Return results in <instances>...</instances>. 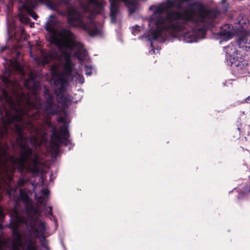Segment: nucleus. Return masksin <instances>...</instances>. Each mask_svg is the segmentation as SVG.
Instances as JSON below:
<instances>
[{
  "label": "nucleus",
  "mask_w": 250,
  "mask_h": 250,
  "mask_svg": "<svg viewBox=\"0 0 250 250\" xmlns=\"http://www.w3.org/2000/svg\"><path fill=\"white\" fill-rule=\"evenodd\" d=\"M38 2H45V4L49 9L60 14L64 15L66 13L68 24L76 27L77 26L75 21H77L79 26L90 37H94L100 34V29L96 27L93 20L89 19L87 22L83 21L81 13L71 5L70 1H18V10L19 12L26 13L34 20H37L39 16L34 10L37 8Z\"/></svg>",
  "instance_id": "nucleus-1"
},
{
  "label": "nucleus",
  "mask_w": 250,
  "mask_h": 250,
  "mask_svg": "<svg viewBox=\"0 0 250 250\" xmlns=\"http://www.w3.org/2000/svg\"><path fill=\"white\" fill-rule=\"evenodd\" d=\"M220 6L221 7L220 10L217 9H208L203 5L200 6L196 14L197 18H195L188 10L184 12L172 11L167 12V18L168 19L173 20H180L183 21L184 24H186L188 22L193 23L195 26L198 25L207 24L201 27H195V30L201 32L205 35L206 34V26H212L213 21L217 16L221 12L226 13L229 9V3L227 1H221L220 3Z\"/></svg>",
  "instance_id": "nucleus-2"
},
{
  "label": "nucleus",
  "mask_w": 250,
  "mask_h": 250,
  "mask_svg": "<svg viewBox=\"0 0 250 250\" xmlns=\"http://www.w3.org/2000/svg\"><path fill=\"white\" fill-rule=\"evenodd\" d=\"M2 94L9 103L11 111H6L4 117L2 119L0 124V135L1 136L7 135L9 126L11 124H16L15 127L19 133L21 132L24 129L33 128L34 125L31 120L27 122L24 121L23 116L26 114L25 111L16 105L15 102L9 96L6 90H3Z\"/></svg>",
  "instance_id": "nucleus-3"
},
{
  "label": "nucleus",
  "mask_w": 250,
  "mask_h": 250,
  "mask_svg": "<svg viewBox=\"0 0 250 250\" xmlns=\"http://www.w3.org/2000/svg\"><path fill=\"white\" fill-rule=\"evenodd\" d=\"M10 161L13 165L17 166V170L21 173L26 171L34 175L39 174L42 165L39 155L37 153L33 154L32 149L26 144L21 146L20 157L16 158L12 156Z\"/></svg>",
  "instance_id": "nucleus-4"
},
{
  "label": "nucleus",
  "mask_w": 250,
  "mask_h": 250,
  "mask_svg": "<svg viewBox=\"0 0 250 250\" xmlns=\"http://www.w3.org/2000/svg\"><path fill=\"white\" fill-rule=\"evenodd\" d=\"M56 24L55 21L50 20L46 22L45 29L53 35L52 39L59 48L72 50L74 47L81 45L80 43L75 41V35L68 29H62L58 33L60 39H58L55 36L56 29L54 26Z\"/></svg>",
  "instance_id": "nucleus-5"
},
{
  "label": "nucleus",
  "mask_w": 250,
  "mask_h": 250,
  "mask_svg": "<svg viewBox=\"0 0 250 250\" xmlns=\"http://www.w3.org/2000/svg\"><path fill=\"white\" fill-rule=\"evenodd\" d=\"M226 58L231 63L232 73L233 75L242 77L249 73L248 61L240 55V51L232 44L230 43L225 47Z\"/></svg>",
  "instance_id": "nucleus-6"
},
{
  "label": "nucleus",
  "mask_w": 250,
  "mask_h": 250,
  "mask_svg": "<svg viewBox=\"0 0 250 250\" xmlns=\"http://www.w3.org/2000/svg\"><path fill=\"white\" fill-rule=\"evenodd\" d=\"M43 96L45 98V102L42 105L40 104L38 106H36V109L42 108L45 112H48L51 115H56L58 113L57 109L54 108L55 103L53 95L51 93L49 90L45 88L43 92Z\"/></svg>",
  "instance_id": "nucleus-7"
},
{
  "label": "nucleus",
  "mask_w": 250,
  "mask_h": 250,
  "mask_svg": "<svg viewBox=\"0 0 250 250\" xmlns=\"http://www.w3.org/2000/svg\"><path fill=\"white\" fill-rule=\"evenodd\" d=\"M80 7L84 12H91L94 14H103L104 13V1H87L85 4L80 1Z\"/></svg>",
  "instance_id": "nucleus-8"
},
{
  "label": "nucleus",
  "mask_w": 250,
  "mask_h": 250,
  "mask_svg": "<svg viewBox=\"0 0 250 250\" xmlns=\"http://www.w3.org/2000/svg\"><path fill=\"white\" fill-rule=\"evenodd\" d=\"M48 126L51 128L52 134L51 137L55 139L57 141L62 143V139L69 138L70 134L66 126H62L60 129H58L56 125H53L51 122L47 124Z\"/></svg>",
  "instance_id": "nucleus-9"
},
{
  "label": "nucleus",
  "mask_w": 250,
  "mask_h": 250,
  "mask_svg": "<svg viewBox=\"0 0 250 250\" xmlns=\"http://www.w3.org/2000/svg\"><path fill=\"white\" fill-rule=\"evenodd\" d=\"M165 4H161L159 6H151L149 9L153 10L154 15H159L160 16L164 13H167L168 11L172 8L176 2L177 1H166ZM181 4L183 3L186 1H180Z\"/></svg>",
  "instance_id": "nucleus-10"
},
{
  "label": "nucleus",
  "mask_w": 250,
  "mask_h": 250,
  "mask_svg": "<svg viewBox=\"0 0 250 250\" xmlns=\"http://www.w3.org/2000/svg\"><path fill=\"white\" fill-rule=\"evenodd\" d=\"M57 83L60 84V87L56 89L55 92L58 96H60V99L62 101H64L65 98L63 96V94L68 84V81L66 78L63 77L59 76L58 79L54 82L55 84H57Z\"/></svg>",
  "instance_id": "nucleus-11"
},
{
  "label": "nucleus",
  "mask_w": 250,
  "mask_h": 250,
  "mask_svg": "<svg viewBox=\"0 0 250 250\" xmlns=\"http://www.w3.org/2000/svg\"><path fill=\"white\" fill-rule=\"evenodd\" d=\"M110 18L111 22L115 24L117 21V17L120 13L119 1H110Z\"/></svg>",
  "instance_id": "nucleus-12"
},
{
  "label": "nucleus",
  "mask_w": 250,
  "mask_h": 250,
  "mask_svg": "<svg viewBox=\"0 0 250 250\" xmlns=\"http://www.w3.org/2000/svg\"><path fill=\"white\" fill-rule=\"evenodd\" d=\"M64 60L65 63L63 65L62 74L63 76H70L72 73L73 66L70 55L66 53L64 56Z\"/></svg>",
  "instance_id": "nucleus-13"
},
{
  "label": "nucleus",
  "mask_w": 250,
  "mask_h": 250,
  "mask_svg": "<svg viewBox=\"0 0 250 250\" xmlns=\"http://www.w3.org/2000/svg\"><path fill=\"white\" fill-rule=\"evenodd\" d=\"M164 28L166 30L170 31L171 36L175 37L178 32L182 31L183 25L179 22H172L165 25Z\"/></svg>",
  "instance_id": "nucleus-14"
},
{
  "label": "nucleus",
  "mask_w": 250,
  "mask_h": 250,
  "mask_svg": "<svg viewBox=\"0 0 250 250\" xmlns=\"http://www.w3.org/2000/svg\"><path fill=\"white\" fill-rule=\"evenodd\" d=\"M19 248L22 250H37L36 241L30 237L24 238L22 244L18 247V249Z\"/></svg>",
  "instance_id": "nucleus-15"
},
{
  "label": "nucleus",
  "mask_w": 250,
  "mask_h": 250,
  "mask_svg": "<svg viewBox=\"0 0 250 250\" xmlns=\"http://www.w3.org/2000/svg\"><path fill=\"white\" fill-rule=\"evenodd\" d=\"M125 5L127 8L129 15L138 11L140 8V4L139 1H123Z\"/></svg>",
  "instance_id": "nucleus-16"
},
{
  "label": "nucleus",
  "mask_w": 250,
  "mask_h": 250,
  "mask_svg": "<svg viewBox=\"0 0 250 250\" xmlns=\"http://www.w3.org/2000/svg\"><path fill=\"white\" fill-rule=\"evenodd\" d=\"M12 234L14 239V242L12 245L13 250H18V247L20 245L22 244V234L19 230H18L12 232Z\"/></svg>",
  "instance_id": "nucleus-17"
},
{
  "label": "nucleus",
  "mask_w": 250,
  "mask_h": 250,
  "mask_svg": "<svg viewBox=\"0 0 250 250\" xmlns=\"http://www.w3.org/2000/svg\"><path fill=\"white\" fill-rule=\"evenodd\" d=\"M21 219V218L18 214L11 217V221L9 224V228L12 230V232L19 230V224Z\"/></svg>",
  "instance_id": "nucleus-18"
},
{
  "label": "nucleus",
  "mask_w": 250,
  "mask_h": 250,
  "mask_svg": "<svg viewBox=\"0 0 250 250\" xmlns=\"http://www.w3.org/2000/svg\"><path fill=\"white\" fill-rule=\"evenodd\" d=\"M230 25L228 24H225L222 26L221 31L219 32L218 35L221 37L227 39H231L233 37V33L230 30Z\"/></svg>",
  "instance_id": "nucleus-19"
},
{
  "label": "nucleus",
  "mask_w": 250,
  "mask_h": 250,
  "mask_svg": "<svg viewBox=\"0 0 250 250\" xmlns=\"http://www.w3.org/2000/svg\"><path fill=\"white\" fill-rule=\"evenodd\" d=\"M248 22L249 20L247 18L246 16L240 15L239 17L236 20L234 23L235 24H238V27L245 29L247 27Z\"/></svg>",
  "instance_id": "nucleus-20"
},
{
  "label": "nucleus",
  "mask_w": 250,
  "mask_h": 250,
  "mask_svg": "<svg viewBox=\"0 0 250 250\" xmlns=\"http://www.w3.org/2000/svg\"><path fill=\"white\" fill-rule=\"evenodd\" d=\"M25 211L29 216H35L39 213L38 209L34 207L32 205L25 207Z\"/></svg>",
  "instance_id": "nucleus-21"
},
{
  "label": "nucleus",
  "mask_w": 250,
  "mask_h": 250,
  "mask_svg": "<svg viewBox=\"0 0 250 250\" xmlns=\"http://www.w3.org/2000/svg\"><path fill=\"white\" fill-rule=\"evenodd\" d=\"M164 30H166L164 28V26L162 28H156L151 33L152 39L154 40H157L159 37L162 36Z\"/></svg>",
  "instance_id": "nucleus-22"
},
{
  "label": "nucleus",
  "mask_w": 250,
  "mask_h": 250,
  "mask_svg": "<svg viewBox=\"0 0 250 250\" xmlns=\"http://www.w3.org/2000/svg\"><path fill=\"white\" fill-rule=\"evenodd\" d=\"M80 43V42H79ZM81 45H79L77 46L78 47L79 49H81L83 47V45L80 42ZM76 47V46L74 47ZM86 53V50L85 49H79L78 51H76L74 53L75 56L79 60H82L81 56H85Z\"/></svg>",
  "instance_id": "nucleus-23"
},
{
  "label": "nucleus",
  "mask_w": 250,
  "mask_h": 250,
  "mask_svg": "<svg viewBox=\"0 0 250 250\" xmlns=\"http://www.w3.org/2000/svg\"><path fill=\"white\" fill-rule=\"evenodd\" d=\"M165 21V19L163 17L160 16L155 20L154 23L155 25L156 28H162L165 25L164 24Z\"/></svg>",
  "instance_id": "nucleus-24"
},
{
  "label": "nucleus",
  "mask_w": 250,
  "mask_h": 250,
  "mask_svg": "<svg viewBox=\"0 0 250 250\" xmlns=\"http://www.w3.org/2000/svg\"><path fill=\"white\" fill-rule=\"evenodd\" d=\"M24 14L26 13L20 12L19 17L21 22L27 23L30 21V19L27 16L25 15Z\"/></svg>",
  "instance_id": "nucleus-25"
},
{
  "label": "nucleus",
  "mask_w": 250,
  "mask_h": 250,
  "mask_svg": "<svg viewBox=\"0 0 250 250\" xmlns=\"http://www.w3.org/2000/svg\"><path fill=\"white\" fill-rule=\"evenodd\" d=\"M247 41V36L246 35L240 36L237 40V44L240 47L242 43H246Z\"/></svg>",
  "instance_id": "nucleus-26"
},
{
  "label": "nucleus",
  "mask_w": 250,
  "mask_h": 250,
  "mask_svg": "<svg viewBox=\"0 0 250 250\" xmlns=\"http://www.w3.org/2000/svg\"><path fill=\"white\" fill-rule=\"evenodd\" d=\"M42 238L43 239L42 241H40V243L42 247H44L46 250H50V248L48 246V241L46 239L45 236L43 235H42Z\"/></svg>",
  "instance_id": "nucleus-27"
},
{
  "label": "nucleus",
  "mask_w": 250,
  "mask_h": 250,
  "mask_svg": "<svg viewBox=\"0 0 250 250\" xmlns=\"http://www.w3.org/2000/svg\"><path fill=\"white\" fill-rule=\"evenodd\" d=\"M42 194L46 197H48L49 196L50 192L48 189L46 188H43L42 189Z\"/></svg>",
  "instance_id": "nucleus-28"
},
{
  "label": "nucleus",
  "mask_w": 250,
  "mask_h": 250,
  "mask_svg": "<svg viewBox=\"0 0 250 250\" xmlns=\"http://www.w3.org/2000/svg\"><path fill=\"white\" fill-rule=\"evenodd\" d=\"M36 199H37V201L40 204H42L43 203H44L45 204H46L45 198L42 196H38V197H36Z\"/></svg>",
  "instance_id": "nucleus-29"
},
{
  "label": "nucleus",
  "mask_w": 250,
  "mask_h": 250,
  "mask_svg": "<svg viewBox=\"0 0 250 250\" xmlns=\"http://www.w3.org/2000/svg\"><path fill=\"white\" fill-rule=\"evenodd\" d=\"M77 79L79 81V83L81 84L84 82V78L83 75L79 73L77 74Z\"/></svg>",
  "instance_id": "nucleus-30"
},
{
  "label": "nucleus",
  "mask_w": 250,
  "mask_h": 250,
  "mask_svg": "<svg viewBox=\"0 0 250 250\" xmlns=\"http://www.w3.org/2000/svg\"><path fill=\"white\" fill-rule=\"evenodd\" d=\"M69 138H67V140L66 139H62V143L64 144V146H67L70 142V140L68 139Z\"/></svg>",
  "instance_id": "nucleus-31"
},
{
  "label": "nucleus",
  "mask_w": 250,
  "mask_h": 250,
  "mask_svg": "<svg viewBox=\"0 0 250 250\" xmlns=\"http://www.w3.org/2000/svg\"><path fill=\"white\" fill-rule=\"evenodd\" d=\"M85 74L87 75H91L92 74V72L90 69H88L87 66L85 67Z\"/></svg>",
  "instance_id": "nucleus-32"
},
{
  "label": "nucleus",
  "mask_w": 250,
  "mask_h": 250,
  "mask_svg": "<svg viewBox=\"0 0 250 250\" xmlns=\"http://www.w3.org/2000/svg\"><path fill=\"white\" fill-rule=\"evenodd\" d=\"M4 217V214L2 211V208L0 207V222L1 221L2 219Z\"/></svg>",
  "instance_id": "nucleus-33"
},
{
  "label": "nucleus",
  "mask_w": 250,
  "mask_h": 250,
  "mask_svg": "<svg viewBox=\"0 0 250 250\" xmlns=\"http://www.w3.org/2000/svg\"><path fill=\"white\" fill-rule=\"evenodd\" d=\"M48 208L49 209V211H48V215L53 216V212H52V207L49 206V207H48Z\"/></svg>",
  "instance_id": "nucleus-34"
},
{
  "label": "nucleus",
  "mask_w": 250,
  "mask_h": 250,
  "mask_svg": "<svg viewBox=\"0 0 250 250\" xmlns=\"http://www.w3.org/2000/svg\"><path fill=\"white\" fill-rule=\"evenodd\" d=\"M7 47L6 46H2L0 47V52H3L4 50L7 49Z\"/></svg>",
  "instance_id": "nucleus-35"
},
{
  "label": "nucleus",
  "mask_w": 250,
  "mask_h": 250,
  "mask_svg": "<svg viewBox=\"0 0 250 250\" xmlns=\"http://www.w3.org/2000/svg\"><path fill=\"white\" fill-rule=\"evenodd\" d=\"M58 121L59 122H61V123H64H64H65V119H64L63 118H62V117H61V118H60L58 120Z\"/></svg>",
  "instance_id": "nucleus-36"
},
{
  "label": "nucleus",
  "mask_w": 250,
  "mask_h": 250,
  "mask_svg": "<svg viewBox=\"0 0 250 250\" xmlns=\"http://www.w3.org/2000/svg\"><path fill=\"white\" fill-rule=\"evenodd\" d=\"M245 102L248 104H250V95L245 99Z\"/></svg>",
  "instance_id": "nucleus-37"
},
{
  "label": "nucleus",
  "mask_w": 250,
  "mask_h": 250,
  "mask_svg": "<svg viewBox=\"0 0 250 250\" xmlns=\"http://www.w3.org/2000/svg\"><path fill=\"white\" fill-rule=\"evenodd\" d=\"M41 227L43 230V231L45 230V226L43 223H41Z\"/></svg>",
  "instance_id": "nucleus-38"
},
{
  "label": "nucleus",
  "mask_w": 250,
  "mask_h": 250,
  "mask_svg": "<svg viewBox=\"0 0 250 250\" xmlns=\"http://www.w3.org/2000/svg\"><path fill=\"white\" fill-rule=\"evenodd\" d=\"M2 154L3 156H5L7 154V151L6 150L4 149L2 152Z\"/></svg>",
  "instance_id": "nucleus-39"
},
{
  "label": "nucleus",
  "mask_w": 250,
  "mask_h": 250,
  "mask_svg": "<svg viewBox=\"0 0 250 250\" xmlns=\"http://www.w3.org/2000/svg\"><path fill=\"white\" fill-rule=\"evenodd\" d=\"M21 196H23L25 199H28V197L27 195L25 193H23V194L21 193Z\"/></svg>",
  "instance_id": "nucleus-40"
},
{
  "label": "nucleus",
  "mask_w": 250,
  "mask_h": 250,
  "mask_svg": "<svg viewBox=\"0 0 250 250\" xmlns=\"http://www.w3.org/2000/svg\"><path fill=\"white\" fill-rule=\"evenodd\" d=\"M2 248V242L0 240V250H1Z\"/></svg>",
  "instance_id": "nucleus-41"
},
{
  "label": "nucleus",
  "mask_w": 250,
  "mask_h": 250,
  "mask_svg": "<svg viewBox=\"0 0 250 250\" xmlns=\"http://www.w3.org/2000/svg\"><path fill=\"white\" fill-rule=\"evenodd\" d=\"M54 17H54V15H51L50 16V18L53 19V18H54Z\"/></svg>",
  "instance_id": "nucleus-42"
},
{
  "label": "nucleus",
  "mask_w": 250,
  "mask_h": 250,
  "mask_svg": "<svg viewBox=\"0 0 250 250\" xmlns=\"http://www.w3.org/2000/svg\"><path fill=\"white\" fill-rule=\"evenodd\" d=\"M152 18L151 17L150 19H149V21L151 20Z\"/></svg>",
  "instance_id": "nucleus-43"
},
{
  "label": "nucleus",
  "mask_w": 250,
  "mask_h": 250,
  "mask_svg": "<svg viewBox=\"0 0 250 250\" xmlns=\"http://www.w3.org/2000/svg\"><path fill=\"white\" fill-rule=\"evenodd\" d=\"M6 6H7V8H9V6L8 5H6Z\"/></svg>",
  "instance_id": "nucleus-44"
},
{
  "label": "nucleus",
  "mask_w": 250,
  "mask_h": 250,
  "mask_svg": "<svg viewBox=\"0 0 250 250\" xmlns=\"http://www.w3.org/2000/svg\"><path fill=\"white\" fill-rule=\"evenodd\" d=\"M248 191H250V188H249Z\"/></svg>",
  "instance_id": "nucleus-45"
}]
</instances>
